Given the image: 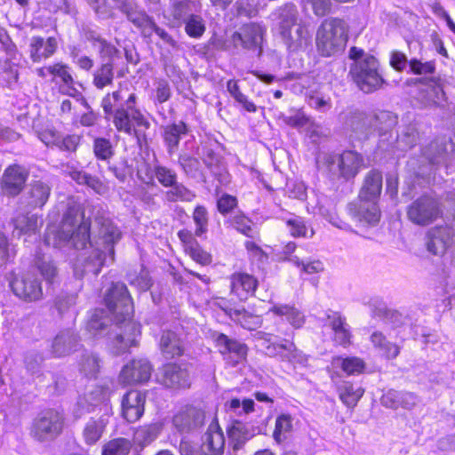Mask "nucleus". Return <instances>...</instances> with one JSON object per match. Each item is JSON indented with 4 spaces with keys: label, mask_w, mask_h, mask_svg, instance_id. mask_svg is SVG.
I'll list each match as a JSON object with an SVG mask.
<instances>
[{
    "label": "nucleus",
    "mask_w": 455,
    "mask_h": 455,
    "mask_svg": "<svg viewBox=\"0 0 455 455\" xmlns=\"http://www.w3.org/2000/svg\"><path fill=\"white\" fill-rule=\"evenodd\" d=\"M107 310L95 309L86 323V330L94 337L100 336L112 319L116 322V337L112 341L116 354H122L137 345L140 324L132 319L133 306L126 286L116 283L105 296Z\"/></svg>",
    "instance_id": "1"
},
{
    "label": "nucleus",
    "mask_w": 455,
    "mask_h": 455,
    "mask_svg": "<svg viewBox=\"0 0 455 455\" xmlns=\"http://www.w3.org/2000/svg\"><path fill=\"white\" fill-rule=\"evenodd\" d=\"M137 95L127 85H122L111 93L106 94L101 107L106 118H112L116 129L140 142L150 123L141 111L136 108Z\"/></svg>",
    "instance_id": "2"
},
{
    "label": "nucleus",
    "mask_w": 455,
    "mask_h": 455,
    "mask_svg": "<svg viewBox=\"0 0 455 455\" xmlns=\"http://www.w3.org/2000/svg\"><path fill=\"white\" fill-rule=\"evenodd\" d=\"M90 223L84 219L80 206L74 204L68 208L60 227L50 225L44 234V243L54 248L71 242L76 249L84 248L90 240Z\"/></svg>",
    "instance_id": "3"
},
{
    "label": "nucleus",
    "mask_w": 455,
    "mask_h": 455,
    "mask_svg": "<svg viewBox=\"0 0 455 455\" xmlns=\"http://www.w3.org/2000/svg\"><path fill=\"white\" fill-rule=\"evenodd\" d=\"M349 58L354 60L350 75L357 87L365 93L380 89L385 83L380 64L371 54L357 47L349 50Z\"/></svg>",
    "instance_id": "4"
},
{
    "label": "nucleus",
    "mask_w": 455,
    "mask_h": 455,
    "mask_svg": "<svg viewBox=\"0 0 455 455\" xmlns=\"http://www.w3.org/2000/svg\"><path fill=\"white\" fill-rule=\"evenodd\" d=\"M348 26L345 20L338 18L324 20L316 32V47L319 53L325 57L342 52L348 39Z\"/></svg>",
    "instance_id": "5"
},
{
    "label": "nucleus",
    "mask_w": 455,
    "mask_h": 455,
    "mask_svg": "<svg viewBox=\"0 0 455 455\" xmlns=\"http://www.w3.org/2000/svg\"><path fill=\"white\" fill-rule=\"evenodd\" d=\"M100 244H102L104 251L95 250L84 262L80 275L84 273H92L98 275L105 263L106 253H108L113 259L114 244L121 238V232L109 220H104L99 230ZM80 266L75 267V274L79 275Z\"/></svg>",
    "instance_id": "6"
},
{
    "label": "nucleus",
    "mask_w": 455,
    "mask_h": 455,
    "mask_svg": "<svg viewBox=\"0 0 455 455\" xmlns=\"http://www.w3.org/2000/svg\"><path fill=\"white\" fill-rule=\"evenodd\" d=\"M317 162L320 168H323L332 176L350 180L355 178L361 170L363 159L358 153L347 150L340 155L322 154Z\"/></svg>",
    "instance_id": "7"
},
{
    "label": "nucleus",
    "mask_w": 455,
    "mask_h": 455,
    "mask_svg": "<svg viewBox=\"0 0 455 455\" xmlns=\"http://www.w3.org/2000/svg\"><path fill=\"white\" fill-rule=\"evenodd\" d=\"M93 48L99 52L101 63L93 72L92 83L97 89L102 90L113 83L114 61L119 52L114 45L101 38L94 40Z\"/></svg>",
    "instance_id": "8"
},
{
    "label": "nucleus",
    "mask_w": 455,
    "mask_h": 455,
    "mask_svg": "<svg viewBox=\"0 0 455 455\" xmlns=\"http://www.w3.org/2000/svg\"><path fill=\"white\" fill-rule=\"evenodd\" d=\"M261 346L266 349V354L271 357H277L293 365L302 367L307 365V355L299 350L291 340L283 339L281 342H273L270 334H265Z\"/></svg>",
    "instance_id": "9"
},
{
    "label": "nucleus",
    "mask_w": 455,
    "mask_h": 455,
    "mask_svg": "<svg viewBox=\"0 0 455 455\" xmlns=\"http://www.w3.org/2000/svg\"><path fill=\"white\" fill-rule=\"evenodd\" d=\"M36 75L41 78L52 76V82L59 85V91L66 95L76 97L79 92L76 88V81L72 76L71 68L62 62H56L44 66L36 70Z\"/></svg>",
    "instance_id": "10"
},
{
    "label": "nucleus",
    "mask_w": 455,
    "mask_h": 455,
    "mask_svg": "<svg viewBox=\"0 0 455 455\" xmlns=\"http://www.w3.org/2000/svg\"><path fill=\"white\" fill-rule=\"evenodd\" d=\"M265 32V28L260 24L250 22L243 25L232 35L231 42L235 47L257 52V55L260 56Z\"/></svg>",
    "instance_id": "11"
},
{
    "label": "nucleus",
    "mask_w": 455,
    "mask_h": 455,
    "mask_svg": "<svg viewBox=\"0 0 455 455\" xmlns=\"http://www.w3.org/2000/svg\"><path fill=\"white\" fill-rule=\"evenodd\" d=\"M63 417L54 410L43 411L34 420L31 434L40 441L56 437L62 430Z\"/></svg>",
    "instance_id": "12"
},
{
    "label": "nucleus",
    "mask_w": 455,
    "mask_h": 455,
    "mask_svg": "<svg viewBox=\"0 0 455 455\" xmlns=\"http://www.w3.org/2000/svg\"><path fill=\"white\" fill-rule=\"evenodd\" d=\"M438 202L430 196H421L415 200L407 210L409 220L421 226L433 222L440 215Z\"/></svg>",
    "instance_id": "13"
},
{
    "label": "nucleus",
    "mask_w": 455,
    "mask_h": 455,
    "mask_svg": "<svg viewBox=\"0 0 455 455\" xmlns=\"http://www.w3.org/2000/svg\"><path fill=\"white\" fill-rule=\"evenodd\" d=\"M109 397V390L102 386L92 384L88 386L83 395H80L76 402V416L81 417L84 413L91 412L94 408L108 406L107 401Z\"/></svg>",
    "instance_id": "14"
},
{
    "label": "nucleus",
    "mask_w": 455,
    "mask_h": 455,
    "mask_svg": "<svg viewBox=\"0 0 455 455\" xmlns=\"http://www.w3.org/2000/svg\"><path fill=\"white\" fill-rule=\"evenodd\" d=\"M347 211L351 218L361 227L376 226L380 220V210L378 202L358 200L348 204Z\"/></svg>",
    "instance_id": "15"
},
{
    "label": "nucleus",
    "mask_w": 455,
    "mask_h": 455,
    "mask_svg": "<svg viewBox=\"0 0 455 455\" xmlns=\"http://www.w3.org/2000/svg\"><path fill=\"white\" fill-rule=\"evenodd\" d=\"M117 7L137 27L145 38H150L156 29V22L145 12L137 9L133 0H115Z\"/></svg>",
    "instance_id": "16"
},
{
    "label": "nucleus",
    "mask_w": 455,
    "mask_h": 455,
    "mask_svg": "<svg viewBox=\"0 0 455 455\" xmlns=\"http://www.w3.org/2000/svg\"><path fill=\"white\" fill-rule=\"evenodd\" d=\"M204 413L202 410L185 405L180 407L172 417V425L180 433H189L202 426Z\"/></svg>",
    "instance_id": "17"
},
{
    "label": "nucleus",
    "mask_w": 455,
    "mask_h": 455,
    "mask_svg": "<svg viewBox=\"0 0 455 455\" xmlns=\"http://www.w3.org/2000/svg\"><path fill=\"white\" fill-rule=\"evenodd\" d=\"M28 178L27 169L19 164L8 166L4 173L0 183L2 193L8 196L19 195L24 188Z\"/></svg>",
    "instance_id": "18"
},
{
    "label": "nucleus",
    "mask_w": 455,
    "mask_h": 455,
    "mask_svg": "<svg viewBox=\"0 0 455 455\" xmlns=\"http://www.w3.org/2000/svg\"><path fill=\"white\" fill-rule=\"evenodd\" d=\"M224 360L231 366H235L246 359L248 347L245 344L229 339L225 334H219L215 339Z\"/></svg>",
    "instance_id": "19"
},
{
    "label": "nucleus",
    "mask_w": 455,
    "mask_h": 455,
    "mask_svg": "<svg viewBox=\"0 0 455 455\" xmlns=\"http://www.w3.org/2000/svg\"><path fill=\"white\" fill-rule=\"evenodd\" d=\"M11 287L13 293L25 301H36L43 297L42 286L32 274L15 278Z\"/></svg>",
    "instance_id": "20"
},
{
    "label": "nucleus",
    "mask_w": 455,
    "mask_h": 455,
    "mask_svg": "<svg viewBox=\"0 0 455 455\" xmlns=\"http://www.w3.org/2000/svg\"><path fill=\"white\" fill-rule=\"evenodd\" d=\"M226 439L217 421H212L202 436L201 451L203 455H223Z\"/></svg>",
    "instance_id": "21"
},
{
    "label": "nucleus",
    "mask_w": 455,
    "mask_h": 455,
    "mask_svg": "<svg viewBox=\"0 0 455 455\" xmlns=\"http://www.w3.org/2000/svg\"><path fill=\"white\" fill-rule=\"evenodd\" d=\"M151 372L152 367L148 360H134L123 368L119 379L124 384L143 383L149 379Z\"/></svg>",
    "instance_id": "22"
},
{
    "label": "nucleus",
    "mask_w": 455,
    "mask_h": 455,
    "mask_svg": "<svg viewBox=\"0 0 455 455\" xmlns=\"http://www.w3.org/2000/svg\"><path fill=\"white\" fill-rule=\"evenodd\" d=\"M230 292L239 300H246L252 296L258 286V280L245 272H235L229 277Z\"/></svg>",
    "instance_id": "23"
},
{
    "label": "nucleus",
    "mask_w": 455,
    "mask_h": 455,
    "mask_svg": "<svg viewBox=\"0 0 455 455\" xmlns=\"http://www.w3.org/2000/svg\"><path fill=\"white\" fill-rule=\"evenodd\" d=\"M454 150L455 145L451 140L441 138L426 147L423 155L433 164H446Z\"/></svg>",
    "instance_id": "24"
},
{
    "label": "nucleus",
    "mask_w": 455,
    "mask_h": 455,
    "mask_svg": "<svg viewBox=\"0 0 455 455\" xmlns=\"http://www.w3.org/2000/svg\"><path fill=\"white\" fill-rule=\"evenodd\" d=\"M58 49V41L50 36L44 40L41 36H32L29 41L28 52L33 62H40L52 57Z\"/></svg>",
    "instance_id": "25"
},
{
    "label": "nucleus",
    "mask_w": 455,
    "mask_h": 455,
    "mask_svg": "<svg viewBox=\"0 0 455 455\" xmlns=\"http://www.w3.org/2000/svg\"><path fill=\"white\" fill-rule=\"evenodd\" d=\"M275 20V29L277 33L286 35V32L291 30L297 23L299 12L295 4L287 3L272 14Z\"/></svg>",
    "instance_id": "26"
},
{
    "label": "nucleus",
    "mask_w": 455,
    "mask_h": 455,
    "mask_svg": "<svg viewBox=\"0 0 455 455\" xmlns=\"http://www.w3.org/2000/svg\"><path fill=\"white\" fill-rule=\"evenodd\" d=\"M111 415V409L105 406V412L99 418H91L85 424L83 430V437L86 444H95L102 436L108 419Z\"/></svg>",
    "instance_id": "27"
},
{
    "label": "nucleus",
    "mask_w": 455,
    "mask_h": 455,
    "mask_svg": "<svg viewBox=\"0 0 455 455\" xmlns=\"http://www.w3.org/2000/svg\"><path fill=\"white\" fill-rule=\"evenodd\" d=\"M259 427H255L240 420H235L228 429V437L234 450H239L253 436L260 433Z\"/></svg>",
    "instance_id": "28"
},
{
    "label": "nucleus",
    "mask_w": 455,
    "mask_h": 455,
    "mask_svg": "<svg viewBox=\"0 0 455 455\" xmlns=\"http://www.w3.org/2000/svg\"><path fill=\"white\" fill-rule=\"evenodd\" d=\"M455 242L453 230L448 227L435 228L429 232L427 250L435 255L444 253L446 249Z\"/></svg>",
    "instance_id": "29"
},
{
    "label": "nucleus",
    "mask_w": 455,
    "mask_h": 455,
    "mask_svg": "<svg viewBox=\"0 0 455 455\" xmlns=\"http://www.w3.org/2000/svg\"><path fill=\"white\" fill-rule=\"evenodd\" d=\"M144 395L137 391H129L122 401V412L124 418L129 422L138 420L144 413Z\"/></svg>",
    "instance_id": "30"
},
{
    "label": "nucleus",
    "mask_w": 455,
    "mask_h": 455,
    "mask_svg": "<svg viewBox=\"0 0 455 455\" xmlns=\"http://www.w3.org/2000/svg\"><path fill=\"white\" fill-rule=\"evenodd\" d=\"M159 381L167 387H186L189 386L187 370L173 363L166 364L158 375Z\"/></svg>",
    "instance_id": "31"
},
{
    "label": "nucleus",
    "mask_w": 455,
    "mask_h": 455,
    "mask_svg": "<svg viewBox=\"0 0 455 455\" xmlns=\"http://www.w3.org/2000/svg\"><path fill=\"white\" fill-rule=\"evenodd\" d=\"M79 346V340L75 332L71 330L60 331L52 342V354L55 357L68 355L76 351Z\"/></svg>",
    "instance_id": "32"
},
{
    "label": "nucleus",
    "mask_w": 455,
    "mask_h": 455,
    "mask_svg": "<svg viewBox=\"0 0 455 455\" xmlns=\"http://www.w3.org/2000/svg\"><path fill=\"white\" fill-rule=\"evenodd\" d=\"M149 168L147 167L145 170L140 169L138 171L139 177L145 183H152L154 176L157 179L158 182L165 188H170L177 180L176 172L165 166L160 164H155L153 168V174H149Z\"/></svg>",
    "instance_id": "33"
},
{
    "label": "nucleus",
    "mask_w": 455,
    "mask_h": 455,
    "mask_svg": "<svg viewBox=\"0 0 455 455\" xmlns=\"http://www.w3.org/2000/svg\"><path fill=\"white\" fill-rule=\"evenodd\" d=\"M382 189V174L371 170L364 178L363 185L360 190L358 197L362 200H371L378 202Z\"/></svg>",
    "instance_id": "34"
},
{
    "label": "nucleus",
    "mask_w": 455,
    "mask_h": 455,
    "mask_svg": "<svg viewBox=\"0 0 455 455\" xmlns=\"http://www.w3.org/2000/svg\"><path fill=\"white\" fill-rule=\"evenodd\" d=\"M329 324L333 331L334 342L340 346H347L351 341L350 327L346 319L339 313L332 312L328 315Z\"/></svg>",
    "instance_id": "35"
},
{
    "label": "nucleus",
    "mask_w": 455,
    "mask_h": 455,
    "mask_svg": "<svg viewBox=\"0 0 455 455\" xmlns=\"http://www.w3.org/2000/svg\"><path fill=\"white\" fill-rule=\"evenodd\" d=\"M188 132V126L182 121L163 127L162 136L169 154H173L176 151L181 136L187 134Z\"/></svg>",
    "instance_id": "36"
},
{
    "label": "nucleus",
    "mask_w": 455,
    "mask_h": 455,
    "mask_svg": "<svg viewBox=\"0 0 455 455\" xmlns=\"http://www.w3.org/2000/svg\"><path fill=\"white\" fill-rule=\"evenodd\" d=\"M51 190L48 183L41 180L32 182L27 194L28 204L32 207H43L49 199Z\"/></svg>",
    "instance_id": "37"
},
{
    "label": "nucleus",
    "mask_w": 455,
    "mask_h": 455,
    "mask_svg": "<svg viewBox=\"0 0 455 455\" xmlns=\"http://www.w3.org/2000/svg\"><path fill=\"white\" fill-rule=\"evenodd\" d=\"M269 312H272L277 316L284 317L285 320L295 329L302 327L305 323L304 314L298 308L290 305H274L269 308Z\"/></svg>",
    "instance_id": "38"
},
{
    "label": "nucleus",
    "mask_w": 455,
    "mask_h": 455,
    "mask_svg": "<svg viewBox=\"0 0 455 455\" xmlns=\"http://www.w3.org/2000/svg\"><path fill=\"white\" fill-rule=\"evenodd\" d=\"M280 36L291 51H295L307 46L310 39L307 28L302 24L296 26L294 33H292L291 29L286 32V35H282Z\"/></svg>",
    "instance_id": "39"
},
{
    "label": "nucleus",
    "mask_w": 455,
    "mask_h": 455,
    "mask_svg": "<svg viewBox=\"0 0 455 455\" xmlns=\"http://www.w3.org/2000/svg\"><path fill=\"white\" fill-rule=\"evenodd\" d=\"M370 339L374 348L377 349L382 356L387 359L395 358L400 353L399 346L388 341L380 331L372 332Z\"/></svg>",
    "instance_id": "40"
},
{
    "label": "nucleus",
    "mask_w": 455,
    "mask_h": 455,
    "mask_svg": "<svg viewBox=\"0 0 455 455\" xmlns=\"http://www.w3.org/2000/svg\"><path fill=\"white\" fill-rule=\"evenodd\" d=\"M42 225V219L36 215H18L13 219V233L18 236L26 234H35Z\"/></svg>",
    "instance_id": "41"
},
{
    "label": "nucleus",
    "mask_w": 455,
    "mask_h": 455,
    "mask_svg": "<svg viewBox=\"0 0 455 455\" xmlns=\"http://www.w3.org/2000/svg\"><path fill=\"white\" fill-rule=\"evenodd\" d=\"M200 9L199 1L196 0H173L170 15L177 22L187 20L190 15L198 12Z\"/></svg>",
    "instance_id": "42"
},
{
    "label": "nucleus",
    "mask_w": 455,
    "mask_h": 455,
    "mask_svg": "<svg viewBox=\"0 0 455 455\" xmlns=\"http://www.w3.org/2000/svg\"><path fill=\"white\" fill-rule=\"evenodd\" d=\"M160 348L166 358L181 355L183 348L180 339L172 331H164L160 339Z\"/></svg>",
    "instance_id": "43"
},
{
    "label": "nucleus",
    "mask_w": 455,
    "mask_h": 455,
    "mask_svg": "<svg viewBox=\"0 0 455 455\" xmlns=\"http://www.w3.org/2000/svg\"><path fill=\"white\" fill-rule=\"evenodd\" d=\"M338 392L342 403L346 406L353 408L357 404L364 391L361 387H355L351 383L345 382L339 387Z\"/></svg>",
    "instance_id": "44"
},
{
    "label": "nucleus",
    "mask_w": 455,
    "mask_h": 455,
    "mask_svg": "<svg viewBox=\"0 0 455 455\" xmlns=\"http://www.w3.org/2000/svg\"><path fill=\"white\" fill-rule=\"evenodd\" d=\"M287 260L299 268L301 274L315 275L324 270V265L320 259H300L297 255H291Z\"/></svg>",
    "instance_id": "45"
},
{
    "label": "nucleus",
    "mask_w": 455,
    "mask_h": 455,
    "mask_svg": "<svg viewBox=\"0 0 455 455\" xmlns=\"http://www.w3.org/2000/svg\"><path fill=\"white\" fill-rule=\"evenodd\" d=\"M100 369V361L96 355L88 352L83 355L79 362V371L84 377L90 379H95Z\"/></svg>",
    "instance_id": "46"
},
{
    "label": "nucleus",
    "mask_w": 455,
    "mask_h": 455,
    "mask_svg": "<svg viewBox=\"0 0 455 455\" xmlns=\"http://www.w3.org/2000/svg\"><path fill=\"white\" fill-rule=\"evenodd\" d=\"M160 431L161 427L158 424L140 427L134 432V443L140 446H146L158 436Z\"/></svg>",
    "instance_id": "47"
},
{
    "label": "nucleus",
    "mask_w": 455,
    "mask_h": 455,
    "mask_svg": "<svg viewBox=\"0 0 455 455\" xmlns=\"http://www.w3.org/2000/svg\"><path fill=\"white\" fill-rule=\"evenodd\" d=\"M132 449V443L126 438H116L105 443L102 447V455H128Z\"/></svg>",
    "instance_id": "48"
},
{
    "label": "nucleus",
    "mask_w": 455,
    "mask_h": 455,
    "mask_svg": "<svg viewBox=\"0 0 455 455\" xmlns=\"http://www.w3.org/2000/svg\"><path fill=\"white\" fill-rule=\"evenodd\" d=\"M255 403L252 399L240 400L233 398L227 402L225 406L227 411L237 417L247 415L254 411Z\"/></svg>",
    "instance_id": "49"
},
{
    "label": "nucleus",
    "mask_w": 455,
    "mask_h": 455,
    "mask_svg": "<svg viewBox=\"0 0 455 455\" xmlns=\"http://www.w3.org/2000/svg\"><path fill=\"white\" fill-rule=\"evenodd\" d=\"M332 364L335 367H340L348 375L359 374L364 369L363 361L358 357H336L333 359Z\"/></svg>",
    "instance_id": "50"
},
{
    "label": "nucleus",
    "mask_w": 455,
    "mask_h": 455,
    "mask_svg": "<svg viewBox=\"0 0 455 455\" xmlns=\"http://www.w3.org/2000/svg\"><path fill=\"white\" fill-rule=\"evenodd\" d=\"M227 90L235 100L240 104L246 111L254 113L257 111L255 104L249 100L246 95H244L239 88L237 81L228 80L227 83Z\"/></svg>",
    "instance_id": "51"
},
{
    "label": "nucleus",
    "mask_w": 455,
    "mask_h": 455,
    "mask_svg": "<svg viewBox=\"0 0 455 455\" xmlns=\"http://www.w3.org/2000/svg\"><path fill=\"white\" fill-rule=\"evenodd\" d=\"M170 188H171L165 194V197L168 201L191 202L196 196L192 191H190L181 183H178L177 180Z\"/></svg>",
    "instance_id": "52"
},
{
    "label": "nucleus",
    "mask_w": 455,
    "mask_h": 455,
    "mask_svg": "<svg viewBox=\"0 0 455 455\" xmlns=\"http://www.w3.org/2000/svg\"><path fill=\"white\" fill-rule=\"evenodd\" d=\"M292 428V418L288 414L280 415L275 420V427L273 434L277 443L283 442Z\"/></svg>",
    "instance_id": "53"
},
{
    "label": "nucleus",
    "mask_w": 455,
    "mask_h": 455,
    "mask_svg": "<svg viewBox=\"0 0 455 455\" xmlns=\"http://www.w3.org/2000/svg\"><path fill=\"white\" fill-rule=\"evenodd\" d=\"M152 100L155 104H163L172 97V89L168 81L158 79L154 84Z\"/></svg>",
    "instance_id": "54"
},
{
    "label": "nucleus",
    "mask_w": 455,
    "mask_h": 455,
    "mask_svg": "<svg viewBox=\"0 0 455 455\" xmlns=\"http://www.w3.org/2000/svg\"><path fill=\"white\" fill-rule=\"evenodd\" d=\"M193 220L196 225L195 235L201 237L208 231V212L204 206L198 205L193 212Z\"/></svg>",
    "instance_id": "55"
},
{
    "label": "nucleus",
    "mask_w": 455,
    "mask_h": 455,
    "mask_svg": "<svg viewBox=\"0 0 455 455\" xmlns=\"http://www.w3.org/2000/svg\"><path fill=\"white\" fill-rule=\"evenodd\" d=\"M93 152L98 159L108 161L114 156V148L109 140L96 138L93 142Z\"/></svg>",
    "instance_id": "56"
},
{
    "label": "nucleus",
    "mask_w": 455,
    "mask_h": 455,
    "mask_svg": "<svg viewBox=\"0 0 455 455\" xmlns=\"http://www.w3.org/2000/svg\"><path fill=\"white\" fill-rule=\"evenodd\" d=\"M36 267L44 279L52 283L57 276V268L50 259L38 258L36 261Z\"/></svg>",
    "instance_id": "57"
},
{
    "label": "nucleus",
    "mask_w": 455,
    "mask_h": 455,
    "mask_svg": "<svg viewBox=\"0 0 455 455\" xmlns=\"http://www.w3.org/2000/svg\"><path fill=\"white\" fill-rule=\"evenodd\" d=\"M185 21V30L189 36L198 38L203 36L205 25L201 16L193 14Z\"/></svg>",
    "instance_id": "58"
},
{
    "label": "nucleus",
    "mask_w": 455,
    "mask_h": 455,
    "mask_svg": "<svg viewBox=\"0 0 455 455\" xmlns=\"http://www.w3.org/2000/svg\"><path fill=\"white\" fill-rule=\"evenodd\" d=\"M234 316L243 328L252 330L260 324V318L257 315H253L244 309L235 310Z\"/></svg>",
    "instance_id": "59"
},
{
    "label": "nucleus",
    "mask_w": 455,
    "mask_h": 455,
    "mask_svg": "<svg viewBox=\"0 0 455 455\" xmlns=\"http://www.w3.org/2000/svg\"><path fill=\"white\" fill-rule=\"evenodd\" d=\"M409 66L411 72L415 75H432L435 71V60L422 62L418 59H411Z\"/></svg>",
    "instance_id": "60"
},
{
    "label": "nucleus",
    "mask_w": 455,
    "mask_h": 455,
    "mask_svg": "<svg viewBox=\"0 0 455 455\" xmlns=\"http://www.w3.org/2000/svg\"><path fill=\"white\" fill-rule=\"evenodd\" d=\"M231 224L238 232L246 236H253V228L251 220L243 214H236L231 220Z\"/></svg>",
    "instance_id": "61"
},
{
    "label": "nucleus",
    "mask_w": 455,
    "mask_h": 455,
    "mask_svg": "<svg viewBox=\"0 0 455 455\" xmlns=\"http://www.w3.org/2000/svg\"><path fill=\"white\" fill-rule=\"evenodd\" d=\"M379 117L376 116H361L355 124H353V129L355 132H361L362 133H371V131L375 130L377 126Z\"/></svg>",
    "instance_id": "62"
},
{
    "label": "nucleus",
    "mask_w": 455,
    "mask_h": 455,
    "mask_svg": "<svg viewBox=\"0 0 455 455\" xmlns=\"http://www.w3.org/2000/svg\"><path fill=\"white\" fill-rule=\"evenodd\" d=\"M284 123L293 128L301 129L312 126L310 119L301 111H297L293 115L283 117Z\"/></svg>",
    "instance_id": "63"
},
{
    "label": "nucleus",
    "mask_w": 455,
    "mask_h": 455,
    "mask_svg": "<svg viewBox=\"0 0 455 455\" xmlns=\"http://www.w3.org/2000/svg\"><path fill=\"white\" fill-rule=\"evenodd\" d=\"M185 252L198 264L205 266L211 263L212 257L210 253L203 250L198 243L188 248Z\"/></svg>",
    "instance_id": "64"
}]
</instances>
